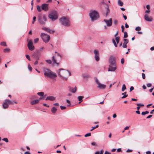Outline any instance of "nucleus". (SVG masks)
Returning <instances> with one entry per match:
<instances>
[{
	"mask_svg": "<svg viewBox=\"0 0 154 154\" xmlns=\"http://www.w3.org/2000/svg\"><path fill=\"white\" fill-rule=\"evenodd\" d=\"M36 8L38 11V12H41V8L40 6L39 5H37L36 7Z\"/></svg>",
	"mask_w": 154,
	"mask_h": 154,
	"instance_id": "obj_31",
	"label": "nucleus"
},
{
	"mask_svg": "<svg viewBox=\"0 0 154 154\" xmlns=\"http://www.w3.org/2000/svg\"><path fill=\"white\" fill-rule=\"evenodd\" d=\"M56 97L53 96L47 97L45 100H46L54 101L55 100Z\"/></svg>",
	"mask_w": 154,
	"mask_h": 154,
	"instance_id": "obj_20",
	"label": "nucleus"
},
{
	"mask_svg": "<svg viewBox=\"0 0 154 154\" xmlns=\"http://www.w3.org/2000/svg\"><path fill=\"white\" fill-rule=\"evenodd\" d=\"M0 45H2V46H7L6 42H2L1 43Z\"/></svg>",
	"mask_w": 154,
	"mask_h": 154,
	"instance_id": "obj_35",
	"label": "nucleus"
},
{
	"mask_svg": "<svg viewBox=\"0 0 154 154\" xmlns=\"http://www.w3.org/2000/svg\"><path fill=\"white\" fill-rule=\"evenodd\" d=\"M122 28V32H124V30L125 29L124 26L123 25H122L121 26Z\"/></svg>",
	"mask_w": 154,
	"mask_h": 154,
	"instance_id": "obj_48",
	"label": "nucleus"
},
{
	"mask_svg": "<svg viewBox=\"0 0 154 154\" xmlns=\"http://www.w3.org/2000/svg\"><path fill=\"white\" fill-rule=\"evenodd\" d=\"M66 102L69 104H68L67 105V106H70V105H71L70 101L69 100H66Z\"/></svg>",
	"mask_w": 154,
	"mask_h": 154,
	"instance_id": "obj_39",
	"label": "nucleus"
},
{
	"mask_svg": "<svg viewBox=\"0 0 154 154\" xmlns=\"http://www.w3.org/2000/svg\"><path fill=\"white\" fill-rule=\"evenodd\" d=\"M141 29V28L140 26H137L135 29V30L136 31H138L140 30Z\"/></svg>",
	"mask_w": 154,
	"mask_h": 154,
	"instance_id": "obj_32",
	"label": "nucleus"
},
{
	"mask_svg": "<svg viewBox=\"0 0 154 154\" xmlns=\"http://www.w3.org/2000/svg\"><path fill=\"white\" fill-rule=\"evenodd\" d=\"M10 50L9 48H5L4 50V52L5 53L9 52H10Z\"/></svg>",
	"mask_w": 154,
	"mask_h": 154,
	"instance_id": "obj_30",
	"label": "nucleus"
},
{
	"mask_svg": "<svg viewBox=\"0 0 154 154\" xmlns=\"http://www.w3.org/2000/svg\"><path fill=\"white\" fill-rule=\"evenodd\" d=\"M149 112L147 111H145V112H142L141 114L142 115H145L146 114H147L149 113Z\"/></svg>",
	"mask_w": 154,
	"mask_h": 154,
	"instance_id": "obj_34",
	"label": "nucleus"
},
{
	"mask_svg": "<svg viewBox=\"0 0 154 154\" xmlns=\"http://www.w3.org/2000/svg\"><path fill=\"white\" fill-rule=\"evenodd\" d=\"M129 128V127L128 126H126L124 128L125 130H128Z\"/></svg>",
	"mask_w": 154,
	"mask_h": 154,
	"instance_id": "obj_62",
	"label": "nucleus"
},
{
	"mask_svg": "<svg viewBox=\"0 0 154 154\" xmlns=\"http://www.w3.org/2000/svg\"><path fill=\"white\" fill-rule=\"evenodd\" d=\"M146 8L147 9H148V10H149L150 9V6H149V5H147L146 6Z\"/></svg>",
	"mask_w": 154,
	"mask_h": 154,
	"instance_id": "obj_58",
	"label": "nucleus"
},
{
	"mask_svg": "<svg viewBox=\"0 0 154 154\" xmlns=\"http://www.w3.org/2000/svg\"><path fill=\"white\" fill-rule=\"evenodd\" d=\"M41 9L42 10L45 11H48V5L46 4H43L41 6Z\"/></svg>",
	"mask_w": 154,
	"mask_h": 154,
	"instance_id": "obj_13",
	"label": "nucleus"
},
{
	"mask_svg": "<svg viewBox=\"0 0 154 154\" xmlns=\"http://www.w3.org/2000/svg\"><path fill=\"white\" fill-rule=\"evenodd\" d=\"M134 89V87L133 86H131L130 88V91L131 92Z\"/></svg>",
	"mask_w": 154,
	"mask_h": 154,
	"instance_id": "obj_53",
	"label": "nucleus"
},
{
	"mask_svg": "<svg viewBox=\"0 0 154 154\" xmlns=\"http://www.w3.org/2000/svg\"><path fill=\"white\" fill-rule=\"evenodd\" d=\"M38 38H36V39H34V42L35 43H37V42H38Z\"/></svg>",
	"mask_w": 154,
	"mask_h": 154,
	"instance_id": "obj_52",
	"label": "nucleus"
},
{
	"mask_svg": "<svg viewBox=\"0 0 154 154\" xmlns=\"http://www.w3.org/2000/svg\"><path fill=\"white\" fill-rule=\"evenodd\" d=\"M94 79L97 84L98 85L97 88L100 89H104L106 88V85L100 83L97 77H94Z\"/></svg>",
	"mask_w": 154,
	"mask_h": 154,
	"instance_id": "obj_9",
	"label": "nucleus"
},
{
	"mask_svg": "<svg viewBox=\"0 0 154 154\" xmlns=\"http://www.w3.org/2000/svg\"><path fill=\"white\" fill-rule=\"evenodd\" d=\"M110 65H114L115 64V61L114 58L113 57H110L109 59Z\"/></svg>",
	"mask_w": 154,
	"mask_h": 154,
	"instance_id": "obj_18",
	"label": "nucleus"
},
{
	"mask_svg": "<svg viewBox=\"0 0 154 154\" xmlns=\"http://www.w3.org/2000/svg\"><path fill=\"white\" fill-rule=\"evenodd\" d=\"M103 21L106 23L107 26L110 27L112 26V19L110 18L109 20L104 19L103 20Z\"/></svg>",
	"mask_w": 154,
	"mask_h": 154,
	"instance_id": "obj_11",
	"label": "nucleus"
},
{
	"mask_svg": "<svg viewBox=\"0 0 154 154\" xmlns=\"http://www.w3.org/2000/svg\"><path fill=\"white\" fill-rule=\"evenodd\" d=\"M104 154H111V153L107 151H106L105 152Z\"/></svg>",
	"mask_w": 154,
	"mask_h": 154,
	"instance_id": "obj_63",
	"label": "nucleus"
},
{
	"mask_svg": "<svg viewBox=\"0 0 154 154\" xmlns=\"http://www.w3.org/2000/svg\"><path fill=\"white\" fill-rule=\"evenodd\" d=\"M57 73L59 77L62 79L66 80L67 79L66 77L71 75L70 72L63 69H60L57 71Z\"/></svg>",
	"mask_w": 154,
	"mask_h": 154,
	"instance_id": "obj_1",
	"label": "nucleus"
},
{
	"mask_svg": "<svg viewBox=\"0 0 154 154\" xmlns=\"http://www.w3.org/2000/svg\"><path fill=\"white\" fill-rule=\"evenodd\" d=\"M91 144L93 146H96L97 145L96 143L95 142H92Z\"/></svg>",
	"mask_w": 154,
	"mask_h": 154,
	"instance_id": "obj_56",
	"label": "nucleus"
},
{
	"mask_svg": "<svg viewBox=\"0 0 154 154\" xmlns=\"http://www.w3.org/2000/svg\"><path fill=\"white\" fill-rule=\"evenodd\" d=\"M121 148H119L117 149V152H120L121 151Z\"/></svg>",
	"mask_w": 154,
	"mask_h": 154,
	"instance_id": "obj_64",
	"label": "nucleus"
},
{
	"mask_svg": "<svg viewBox=\"0 0 154 154\" xmlns=\"http://www.w3.org/2000/svg\"><path fill=\"white\" fill-rule=\"evenodd\" d=\"M116 64L114 65H109V68L108 70L109 71H114L116 70Z\"/></svg>",
	"mask_w": 154,
	"mask_h": 154,
	"instance_id": "obj_15",
	"label": "nucleus"
},
{
	"mask_svg": "<svg viewBox=\"0 0 154 154\" xmlns=\"http://www.w3.org/2000/svg\"><path fill=\"white\" fill-rule=\"evenodd\" d=\"M82 76L84 78H87L89 77V76L88 75H86L85 74H83L82 75Z\"/></svg>",
	"mask_w": 154,
	"mask_h": 154,
	"instance_id": "obj_37",
	"label": "nucleus"
},
{
	"mask_svg": "<svg viewBox=\"0 0 154 154\" xmlns=\"http://www.w3.org/2000/svg\"><path fill=\"white\" fill-rule=\"evenodd\" d=\"M151 84L149 83L147 84V86L148 87H151Z\"/></svg>",
	"mask_w": 154,
	"mask_h": 154,
	"instance_id": "obj_60",
	"label": "nucleus"
},
{
	"mask_svg": "<svg viewBox=\"0 0 154 154\" xmlns=\"http://www.w3.org/2000/svg\"><path fill=\"white\" fill-rule=\"evenodd\" d=\"M142 78H143V79H145V74L143 73H142Z\"/></svg>",
	"mask_w": 154,
	"mask_h": 154,
	"instance_id": "obj_51",
	"label": "nucleus"
},
{
	"mask_svg": "<svg viewBox=\"0 0 154 154\" xmlns=\"http://www.w3.org/2000/svg\"><path fill=\"white\" fill-rule=\"evenodd\" d=\"M48 17L52 21H54L58 18V15L56 11H54L49 14Z\"/></svg>",
	"mask_w": 154,
	"mask_h": 154,
	"instance_id": "obj_8",
	"label": "nucleus"
},
{
	"mask_svg": "<svg viewBox=\"0 0 154 154\" xmlns=\"http://www.w3.org/2000/svg\"><path fill=\"white\" fill-rule=\"evenodd\" d=\"M60 108L61 110L64 109L66 108V107L65 106H60Z\"/></svg>",
	"mask_w": 154,
	"mask_h": 154,
	"instance_id": "obj_45",
	"label": "nucleus"
},
{
	"mask_svg": "<svg viewBox=\"0 0 154 154\" xmlns=\"http://www.w3.org/2000/svg\"><path fill=\"white\" fill-rule=\"evenodd\" d=\"M124 62V58H122L121 60V63L122 64H123Z\"/></svg>",
	"mask_w": 154,
	"mask_h": 154,
	"instance_id": "obj_55",
	"label": "nucleus"
},
{
	"mask_svg": "<svg viewBox=\"0 0 154 154\" xmlns=\"http://www.w3.org/2000/svg\"><path fill=\"white\" fill-rule=\"evenodd\" d=\"M126 87L125 85V84H123L122 85V91H124L126 89Z\"/></svg>",
	"mask_w": 154,
	"mask_h": 154,
	"instance_id": "obj_28",
	"label": "nucleus"
},
{
	"mask_svg": "<svg viewBox=\"0 0 154 154\" xmlns=\"http://www.w3.org/2000/svg\"><path fill=\"white\" fill-rule=\"evenodd\" d=\"M45 48L44 47H42L39 48V51H42Z\"/></svg>",
	"mask_w": 154,
	"mask_h": 154,
	"instance_id": "obj_50",
	"label": "nucleus"
},
{
	"mask_svg": "<svg viewBox=\"0 0 154 154\" xmlns=\"http://www.w3.org/2000/svg\"><path fill=\"white\" fill-rule=\"evenodd\" d=\"M124 38H127L128 36V34L126 32H124Z\"/></svg>",
	"mask_w": 154,
	"mask_h": 154,
	"instance_id": "obj_36",
	"label": "nucleus"
},
{
	"mask_svg": "<svg viewBox=\"0 0 154 154\" xmlns=\"http://www.w3.org/2000/svg\"><path fill=\"white\" fill-rule=\"evenodd\" d=\"M115 40L117 43L118 44L119 41V36L116 37L115 38Z\"/></svg>",
	"mask_w": 154,
	"mask_h": 154,
	"instance_id": "obj_29",
	"label": "nucleus"
},
{
	"mask_svg": "<svg viewBox=\"0 0 154 154\" xmlns=\"http://www.w3.org/2000/svg\"><path fill=\"white\" fill-rule=\"evenodd\" d=\"M113 23L114 24L116 25L118 24V21L117 20H115L113 21Z\"/></svg>",
	"mask_w": 154,
	"mask_h": 154,
	"instance_id": "obj_47",
	"label": "nucleus"
},
{
	"mask_svg": "<svg viewBox=\"0 0 154 154\" xmlns=\"http://www.w3.org/2000/svg\"><path fill=\"white\" fill-rule=\"evenodd\" d=\"M46 61L49 64H51V61L50 60H46Z\"/></svg>",
	"mask_w": 154,
	"mask_h": 154,
	"instance_id": "obj_43",
	"label": "nucleus"
},
{
	"mask_svg": "<svg viewBox=\"0 0 154 154\" xmlns=\"http://www.w3.org/2000/svg\"><path fill=\"white\" fill-rule=\"evenodd\" d=\"M84 98V97L82 96H79L78 97V100L80 101L79 103H80L82 101V99Z\"/></svg>",
	"mask_w": 154,
	"mask_h": 154,
	"instance_id": "obj_25",
	"label": "nucleus"
},
{
	"mask_svg": "<svg viewBox=\"0 0 154 154\" xmlns=\"http://www.w3.org/2000/svg\"><path fill=\"white\" fill-rule=\"evenodd\" d=\"M42 29L51 34L53 33L54 32V31H52L49 28L45 27H42Z\"/></svg>",
	"mask_w": 154,
	"mask_h": 154,
	"instance_id": "obj_17",
	"label": "nucleus"
},
{
	"mask_svg": "<svg viewBox=\"0 0 154 154\" xmlns=\"http://www.w3.org/2000/svg\"><path fill=\"white\" fill-rule=\"evenodd\" d=\"M94 53L95 54V60L97 61H98L99 59V51L96 50H95L94 51Z\"/></svg>",
	"mask_w": 154,
	"mask_h": 154,
	"instance_id": "obj_14",
	"label": "nucleus"
},
{
	"mask_svg": "<svg viewBox=\"0 0 154 154\" xmlns=\"http://www.w3.org/2000/svg\"><path fill=\"white\" fill-rule=\"evenodd\" d=\"M32 56L33 58L36 60H39V57L37 54H34L32 55Z\"/></svg>",
	"mask_w": 154,
	"mask_h": 154,
	"instance_id": "obj_24",
	"label": "nucleus"
},
{
	"mask_svg": "<svg viewBox=\"0 0 154 154\" xmlns=\"http://www.w3.org/2000/svg\"><path fill=\"white\" fill-rule=\"evenodd\" d=\"M37 94L40 96L43 97L44 95V93L43 92H38L37 93Z\"/></svg>",
	"mask_w": 154,
	"mask_h": 154,
	"instance_id": "obj_27",
	"label": "nucleus"
},
{
	"mask_svg": "<svg viewBox=\"0 0 154 154\" xmlns=\"http://www.w3.org/2000/svg\"><path fill=\"white\" fill-rule=\"evenodd\" d=\"M91 135V133H87V134H85V137H88L90 136Z\"/></svg>",
	"mask_w": 154,
	"mask_h": 154,
	"instance_id": "obj_42",
	"label": "nucleus"
},
{
	"mask_svg": "<svg viewBox=\"0 0 154 154\" xmlns=\"http://www.w3.org/2000/svg\"><path fill=\"white\" fill-rule=\"evenodd\" d=\"M137 105L138 106H144V105L143 104H141V103H137Z\"/></svg>",
	"mask_w": 154,
	"mask_h": 154,
	"instance_id": "obj_49",
	"label": "nucleus"
},
{
	"mask_svg": "<svg viewBox=\"0 0 154 154\" xmlns=\"http://www.w3.org/2000/svg\"><path fill=\"white\" fill-rule=\"evenodd\" d=\"M26 57L29 60H30V58L29 56L28 55H26Z\"/></svg>",
	"mask_w": 154,
	"mask_h": 154,
	"instance_id": "obj_40",
	"label": "nucleus"
},
{
	"mask_svg": "<svg viewBox=\"0 0 154 154\" xmlns=\"http://www.w3.org/2000/svg\"><path fill=\"white\" fill-rule=\"evenodd\" d=\"M38 19L39 23L42 25H44L45 23V22L47 21L46 17L44 15H39Z\"/></svg>",
	"mask_w": 154,
	"mask_h": 154,
	"instance_id": "obj_6",
	"label": "nucleus"
},
{
	"mask_svg": "<svg viewBox=\"0 0 154 154\" xmlns=\"http://www.w3.org/2000/svg\"><path fill=\"white\" fill-rule=\"evenodd\" d=\"M15 101H11L8 99L5 100L3 104V107L4 109H6L8 108L9 105L14 104V103H17Z\"/></svg>",
	"mask_w": 154,
	"mask_h": 154,
	"instance_id": "obj_5",
	"label": "nucleus"
},
{
	"mask_svg": "<svg viewBox=\"0 0 154 154\" xmlns=\"http://www.w3.org/2000/svg\"><path fill=\"white\" fill-rule=\"evenodd\" d=\"M127 96H128V95L127 94H125V95L124 96H123L121 98L122 99L124 98H125L127 97Z\"/></svg>",
	"mask_w": 154,
	"mask_h": 154,
	"instance_id": "obj_57",
	"label": "nucleus"
},
{
	"mask_svg": "<svg viewBox=\"0 0 154 154\" xmlns=\"http://www.w3.org/2000/svg\"><path fill=\"white\" fill-rule=\"evenodd\" d=\"M44 75L46 78H49L53 79L54 82L56 81L55 78L57 75L55 73L48 69H45L44 70Z\"/></svg>",
	"mask_w": 154,
	"mask_h": 154,
	"instance_id": "obj_2",
	"label": "nucleus"
},
{
	"mask_svg": "<svg viewBox=\"0 0 154 154\" xmlns=\"http://www.w3.org/2000/svg\"><path fill=\"white\" fill-rule=\"evenodd\" d=\"M123 17L125 20H126L127 19V16L125 15H124L123 14Z\"/></svg>",
	"mask_w": 154,
	"mask_h": 154,
	"instance_id": "obj_59",
	"label": "nucleus"
},
{
	"mask_svg": "<svg viewBox=\"0 0 154 154\" xmlns=\"http://www.w3.org/2000/svg\"><path fill=\"white\" fill-rule=\"evenodd\" d=\"M112 42L113 43L115 46L116 47H117V44H116V43L114 39H112Z\"/></svg>",
	"mask_w": 154,
	"mask_h": 154,
	"instance_id": "obj_33",
	"label": "nucleus"
},
{
	"mask_svg": "<svg viewBox=\"0 0 154 154\" xmlns=\"http://www.w3.org/2000/svg\"><path fill=\"white\" fill-rule=\"evenodd\" d=\"M69 91L73 93H75L77 90L76 87H75L74 88L69 87Z\"/></svg>",
	"mask_w": 154,
	"mask_h": 154,
	"instance_id": "obj_19",
	"label": "nucleus"
},
{
	"mask_svg": "<svg viewBox=\"0 0 154 154\" xmlns=\"http://www.w3.org/2000/svg\"><path fill=\"white\" fill-rule=\"evenodd\" d=\"M27 46L29 50L30 51H33L34 50L35 48L33 45V43L31 40H29L27 44Z\"/></svg>",
	"mask_w": 154,
	"mask_h": 154,
	"instance_id": "obj_10",
	"label": "nucleus"
},
{
	"mask_svg": "<svg viewBox=\"0 0 154 154\" xmlns=\"http://www.w3.org/2000/svg\"><path fill=\"white\" fill-rule=\"evenodd\" d=\"M118 4L119 6H123V3L120 0H118Z\"/></svg>",
	"mask_w": 154,
	"mask_h": 154,
	"instance_id": "obj_26",
	"label": "nucleus"
},
{
	"mask_svg": "<svg viewBox=\"0 0 154 154\" xmlns=\"http://www.w3.org/2000/svg\"><path fill=\"white\" fill-rule=\"evenodd\" d=\"M125 27L126 28H128L129 27V26L128 24H127V23H126L125 24Z\"/></svg>",
	"mask_w": 154,
	"mask_h": 154,
	"instance_id": "obj_61",
	"label": "nucleus"
},
{
	"mask_svg": "<svg viewBox=\"0 0 154 154\" xmlns=\"http://www.w3.org/2000/svg\"><path fill=\"white\" fill-rule=\"evenodd\" d=\"M36 19V17H33V21L32 22V24H33L35 22V21Z\"/></svg>",
	"mask_w": 154,
	"mask_h": 154,
	"instance_id": "obj_46",
	"label": "nucleus"
},
{
	"mask_svg": "<svg viewBox=\"0 0 154 154\" xmlns=\"http://www.w3.org/2000/svg\"><path fill=\"white\" fill-rule=\"evenodd\" d=\"M55 54L54 56H53L52 57L53 62L54 63H56L58 64V63H57L56 60L55 58V57H56L57 56L61 57V56L60 54L57 53V52H55Z\"/></svg>",
	"mask_w": 154,
	"mask_h": 154,
	"instance_id": "obj_12",
	"label": "nucleus"
},
{
	"mask_svg": "<svg viewBox=\"0 0 154 154\" xmlns=\"http://www.w3.org/2000/svg\"><path fill=\"white\" fill-rule=\"evenodd\" d=\"M123 41H124V42L122 44V47L123 48H126L127 47V45L129 41L128 39L125 38L124 39Z\"/></svg>",
	"mask_w": 154,
	"mask_h": 154,
	"instance_id": "obj_16",
	"label": "nucleus"
},
{
	"mask_svg": "<svg viewBox=\"0 0 154 154\" xmlns=\"http://www.w3.org/2000/svg\"><path fill=\"white\" fill-rule=\"evenodd\" d=\"M98 127V125H96L95 127H92V129L91 130V131H93L94 129H95L96 128H97Z\"/></svg>",
	"mask_w": 154,
	"mask_h": 154,
	"instance_id": "obj_38",
	"label": "nucleus"
},
{
	"mask_svg": "<svg viewBox=\"0 0 154 154\" xmlns=\"http://www.w3.org/2000/svg\"><path fill=\"white\" fill-rule=\"evenodd\" d=\"M144 17L146 21L150 22L152 21V18L151 17H149L147 14H145Z\"/></svg>",
	"mask_w": 154,
	"mask_h": 154,
	"instance_id": "obj_21",
	"label": "nucleus"
},
{
	"mask_svg": "<svg viewBox=\"0 0 154 154\" xmlns=\"http://www.w3.org/2000/svg\"><path fill=\"white\" fill-rule=\"evenodd\" d=\"M57 111V109L54 107H52L51 109V111L53 113H55Z\"/></svg>",
	"mask_w": 154,
	"mask_h": 154,
	"instance_id": "obj_23",
	"label": "nucleus"
},
{
	"mask_svg": "<svg viewBox=\"0 0 154 154\" xmlns=\"http://www.w3.org/2000/svg\"><path fill=\"white\" fill-rule=\"evenodd\" d=\"M40 36L43 41L45 43L48 42L50 40V36L46 34L42 33Z\"/></svg>",
	"mask_w": 154,
	"mask_h": 154,
	"instance_id": "obj_7",
	"label": "nucleus"
},
{
	"mask_svg": "<svg viewBox=\"0 0 154 154\" xmlns=\"http://www.w3.org/2000/svg\"><path fill=\"white\" fill-rule=\"evenodd\" d=\"M89 16L92 21L97 20L99 17L98 13L95 10H91L89 13Z\"/></svg>",
	"mask_w": 154,
	"mask_h": 154,
	"instance_id": "obj_3",
	"label": "nucleus"
},
{
	"mask_svg": "<svg viewBox=\"0 0 154 154\" xmlns=\"http://www.w3.org/2000/svg\"><path fill=\"white\" fill-rule=\"evenodd\" d=\"M38 60H36V61L34 63L35 65H36L38 64Z\"/></svg>",
	"mask_w": 154,
	"mask_h": 154,
	"instance_id": "obj_54",
	"label": "nucleus"
},
{
	"mask_svg": "<svg viewBox=\"0 0 154 154\" xmlns=\"http://www.w3.org/2000/svg\"><path fill=\"white\" fill-rule=\"evenodd\" d=\"M60 20L61 24L65 26H69L70 25L69 19L66 17L60 18Z\"/></svg>",
	"mask_w": 154,
	"mask_h": 154,
	"instance_id": "obj_4",
	"label": "nucleus"
},
{
	"mask_svg": "<svg viewBox=\"0 0 154 154\" xmlns=\"http://www.w3.org/2000/svg\"><path fill=\"white\" fill-rule=\"evenodd\" d=\"M2 140L5 141L6 142V143H7V142H8V139L7 138H3Z\"/></svg>",
	"mask_w": 154,
	"mask_h": 154,
	"instance_id": "obj_41",
	"label": "nucleus"
},
{
	"mask_svg": "<svg viewBox=\"0 0 154 154\" xmlns=\"http://www.w3.org/2000/svg\"><path fill=\"white\" fill-rule=\"evenodd\" d=\"M28 68L30 71H31L32 70V68L29 64L28 66Z\"/></svg>",
	"mask_w": 154,
	"mask_h": 154,
	"instance_id": "obj_44",
	"label": "nucleus"
},
{
	"mask_svg": "<svg viewBox=\"0 0 154 154\" xmlns=\"http://www.w3.org/2000/svg\"><path fill=\"white\" fill-rule=\"evenodd\" d=\"M39 102V100L38 99L35 100H32L30 102V104L32 105H34L35 104L38 103Z\"/></svg>",
	"mask_w": 154,
	"mask_h": 154,
	"instance_id": "obj_22",
	"label": "nucleus"
}]
</instances>
